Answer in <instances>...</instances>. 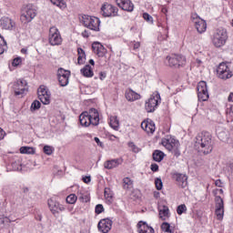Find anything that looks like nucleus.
<instances>
[{"instance_id": "nucleus-37", "label": "nucleus", "mask_w": 233, "mask_h": 233, "mask_svg": "<svg viewBox=\"0 0 233 233\" xmlns=\"http://www.w3.org/2000/svg\"><path fill=\"white\" fill-rule=\"evenodd\" d=\"M66 201L68 203V205H76V202L77 201V196H76V194H70L66 197Z\"/></svg>"}, {"instance_id": "nucleus-58", "label": "nucleus", "mask_w": 233, "mask_h": 233, "mask_svg": "<svg viewBox=\"0 0 233 233\" xmlns=\"http://www.w3.org/2000/svg\"><path fill=\"white\" fill-rule=\"evenodd\" d=\"M196 63L198 66H201L203 65V61H201V59H198V58L196 60Z\"/></svg>"}, {"instance_id": "nucleus-53", "label": "nucleus", "mask_w": 233, "mask_h": 233, "mask_svg": "<svg viewBox=\"0 0 233 233\" xmlns=\"http://www.w3.org/2000/svg\"><path fill=\"white\" fill-rule=\"evenodd\" d=\"M139 46H141V43L135 42L134 46H133V48H134V50H137V48H139Z\"/></svg>"}, {"instance_id": "nucleus-9", "label": "nucleus", "mask_w": 233, "mask_h": 233, "mask_svg": "<svg viewBox=\"0 0 233 233\" xmlns=\"http://www.w3.org/2000/svg\"><path fill=\"white\" fill-rule=\"evenodd\" d=\"M162 145L168 150L169 152H174L175 156H179V141L170 137V138H163Z\"/></svg>"}, {"instance_id": "nucleus-44", "label": "nucleus", "mask_w": 233, "mask_h": 233, "mask_svg": "<svg viewBox=\"0 0 233 233\" xmlns=\"http://www.w3.org/2000/svg\"><path fill=\"white\" fill-rule=\"evenodd\" d=\"M161 228L164 232H170V224H168L167 222H164L161 225Z\"/></svg>"}, {"instance_id": "nucleus-7", "label": "nucleus", "mask_w": 233, "mask_h": 233, "mask_svg": "<svg viewBox=\"0 0 233 233\" xmlns=\"http://www.w3.org/2000/svg\"><path fill=\"white\" fill-rule=\"evenodd\" d=\"M159 103H161V96H159V93L155 92L146 101L145 109L147 110V112H155Z\"/></svg>"}, {"instance_id": "nucleus-60", "label": "nucleus", "mask_w": 233, "mask_h": 233, "mask_svg": "<svg viewBox=\"0 0 233 233\" xmlns=\"http://www.w3.org/2000/svg\"><path fill=\"white\" fill-rule=\"evenodd\" d=\"M27 52H28V50H26L25 48L21 49V54H27Z\"/></svg>"}, {"instance_id": "nucleus-47", "label": "nucleus", "mask_w": 233, "mask_h": 233, "mask_svg": "<svg viewBox=\"0 0 233 233\" xmlns=\"http://www.w3.org/2000/svg\"><path fill=\"white\" fill-rule=\"evenodd\" d=\"M105 198L107 199V201H110L112 199V193H110L109 188L105 189Z\"/></svg>"}, {"instance_id": "nucleus-22", "label": "nucleus", "mask_w": 233, "mask_h": 233, "mask_svg": "<svg viewBox=\"0 0 233 233\" xmlns=\"http://www.w3.org/2000/svg\"><path fill=\"white\" fill-rule=\"evenodd\" d=\"M116 3L119 8L126 12H134V4L130 0H116Z\"/></svg>"}, {"instance_id": "nucleus-51", "label": "nucleus", "mask_w": 233, "mask_h": 233, "mask_svg": "<svg viewBox=\"0 0 233 233\" xmlns=\"http://www.w3.org/2000/svg\"><path fill=\"white\" fill-rule=\"evenodd\" d=\"M83 181H84V183H90V181H92V178L90 177V176L84 177Z\"/></svg>"}, {"instance_id": "nucleus-14", "label": "nucleus", "mask_w": 233, "mask_h": 233, "mask_svg": "<svg viewBox=\"0 0 233 233\" xmlns=\"http://www.w3.org/2000/svg\"><path fill=\"white\" fill-rule=\"evenodd\" d=\"M38 99H40L43 105H50L51 94L48 88L45 86H41L37 91Z\"/></svg>"}, {"instance_id": "nucleus-64", "label": "nucleus", "mask_w": 233, "mask_h": 233, "mask_svg": "<svg viewBox=\"0 0 233 233\" xmlns=\"http://www.w3.org/2000/svg\"><path fill=\"white\" fill-rule=\"evenodd\" d=\"M164 12H167V9H163Z\"/></svg>"}, {"instance_id": "nucleus-36", "label": "nucleus", "mask_w": 233, "mask_h": 233, "mask_svg": "<svg viewBox=\"0 0 233 233\" xmlns=\"http://www.w3.org/2000/svg\"><path fill=\"white\" fill-rule=\"evenodd\" d=\"M7 48L6 41H5V38L0 35V56L1 54H5Z\"/></svg>"}, {"instance_id": "nucleus-43", "label": "nucleus", "mask_w": 233, "mask_h": 233, "mask_svg": "<svg viewBox=\"0 0 233 233\" xmlns=\"http://www.w3.org/2000/svg\"><path fill=\"white\" fill-rule=\"evenodd\" d=\"M44 152L47 155V156H52L53 152H54V148L50 146H45L44 147Z\"/></svg>"}, {"instance_id": "nucleus-41", "label": "nucleus", "mask_w": 233, "mask_h": 233, "mask_svg": "<svg viewBox=\"0 0 233 233\" xmlns=\"http://www.w3.org/2000/svg\"><path fill=\"white\" fill-rule=\"evenodd\" d=\"M79 200H80L82 203H88V201H90V195H88V194H82V195L79 197Z\"/></svg>"}, {"instance_id": "nucleus-5", "label": "nucleus", "mask_w": 233, "mask_h": 233, "mask_svg": "<svg viewBox=\"0 0 233 233\" xmlns=\"http://www.w3.org/2000/svg\"><path fill=\"white\" fill-rule=\"evenodd\" d=\"M37 15V11L32 5H25L20 16V21L24 23V25H27V23H32V20Z\"/></svg>"}, {"instance_id": "nucleus-39", "label": "nucleus", "mask_w": 233, "mask_h": 233, "mask_svg": "<svg viewBox=\"0 0 233 233\" xmlns=\"http://www.w3.org/2000/svg\"><path fill=\"white\" fill-rule=\"evenodd\" d=\"M41 108V102L38 100H35L30 107L31 112H35V110H39Z\"/></svg>"}, {"instance_id": "nucleus-15", "label": "nucleus", "mask_w": 233, "mask_h": 233, "mask_svg": "<svg viewBox=\"0 0 233 233\" xmlns=\"http://www.w3.org/2000/svg\"><path fill=\"white\" fill-rule=\"evenodd\" d=\"M47 205L49 207L50 211L52 212V214L56 215V214H59L60 212H65L66 208L65 206H63L62 204H60L59 202H57L56 199L54 198H50L47 201Z\"/></svg>"}, {"instance_id": "nucleus-24", "label": "nucleus", "mask_w": 233, "mask_h": 233, "mask_svg": "<svg viewBox=\"0 0 233 233\" xmlns=\"http://www.w3.org/2000/svg\"><path fill=\"white\" fill-rule=\"evenodd\" d=\"M125 97L127 101L133 103L134 101L141 99V95L137 94L136 91L132 89H127L125 93Z\"/></svg>"}, {"instance_id": "nucleus-2", "label": "nucleus", "mask_w": 233, "mask_h": 233, "mask_svg": "<svg viewBox=\"0 0 233 233\" xmlns=\"http://www.w3.org/2000/svg\"><path fill=\"white\" fill-rule=\"evenodd\" d=\"M79 121L82 127H90V125L97 127L99 125V111L96 108H91L88 112H83L79 116Z\"/></svg>"}, {"instance_id": "nucleus-6", "label": "nucleus", "mask_w": 233, "mask_h": 233, "mask_svg": "<svg viewBox=\"0 0 233 233\" xmlns=\"http://www.w3.org/2000/svg\"><path fill=\"white\" fill-rule=\"evenodd\" d=\"M82 23L84 26L89 28V30L99 32V25H101L99 18L85 15L82 16Z\"/></svg>"}, {"instance_id": "nucleus-17", "label": "nucleus", "mask_w": 233, "mask_h": 233, "mask_svg": "<svg viewBox=\"0 0 233 233\" xmlns=\"http://www.w3.org/2000/svg\"><path fill=\"white\" fill-rule=\"evenodd\" d=\"M101 10L102 15H104V17H114L117 15L116 7L110 4H104Z\"/></svg>"}, {"instance_id": "nucleus-31", "label": "nucleus", "mask_w": 233, "mask_h": 233, "mask_svg": "<svg viewBox=\"0 0 233 233\" xmlns=\"http://www.w3.org/2000/svg\"><path fill=\"white\" fill-rule=\"evenodd\" d=\"M77 53H78V58H77L78 65H84L85 61L86 60V55L85 54V50H83V48H78Z\"/></svg>"}, {"instance_id": "nucleus-52", "label": "nucleus", "mask_w": 233, "mask_h": 233, "mask_svg": "<svg viewBox=\"0 0 233 233\" xmlns=\"http://www.w3.org/2000/svg\"><path fill=\"white\" fill-rule=\"evenodd\" d=\"M215 185H216V187H223V182H221V180L218 179V180L215 181Z\"/></svg>"}, {"instance_id": "nucleus-4", "label": "nucleus", "mask_w": 233, "mask_h": 233, "mask_svg": "<svg viewBox=\"0 0 233 233\" xmlns=\"http://www.w3.org/2000/svg\"><path fill=\"white\" fill-rule=\"evenodd\" d=\"M167 66L170 68H180L187 65V57L183 55H170L166 58Z\"/></svg>"}, {"instance_id": "nucleus-61", "label": "nucleus", "mask_w": 233, "mask_h": 233, "mask_svg": "<svg viewBox=\"0 0 233 233\" xmlns=\"http://www.w3.org/2000/svg\"><path fill=\"white\" fill-rule=\"evenodd\" d=\"M89 65H92L94 66V65H95L94 59L89 60Z\"/></svg>"}, {"instance_id": "nucleus-59", "label": "nucleus", "mask_w": 233, "mask_h": 233, "mask_svg": "<svg viewBox=\"0 0 233 233\" xmlns=\"http://www.w3.org/2000/svg\"><path fill=\"white\" fill-rule=\"evenodd\" d=\"M218 194H223V189H217L215 191V196L218 194Z\"/></svg>"}, {"instance_id": "nucleus-38", "label": "nucleus", "mask_w": 233, "mask_h": 233, "mask_svg": "<svg viewBox=\"0 0 233 233\" xmlns=\"http://www.w3.org/2000/svg\"><path fill=\"white\" fill-rule=\"evenodd\" d=\"M128 148H130L131 152H134L135 154H138V152H141V148L137 147L134 142H129L127 144Z\"/></svg>"}, {"instance_id": "nucleus-29", "label": "nucleus", "mask_w": 233, "mask_h": 233, "mask_svg": "<svg viewBox=\"0 0 233 233\" xmlns=\"http://www.w3.org/2000/svg\"><path fill=\"white\" fill-rule=\"evenodd\" d=\"M80 72L84 77H94V68L90 65L85 66Z\"/></svg>"}, {"instance_id": "nucleus-46", "label": "nucleus", "mask_w": 233, "mask_h": 233, "mask_svg": "<svg viewBox=\"0 0 233 233\" xmlns=\"http://www.w3.org/2000/svg\"><path fill=\"white\" fill-rule=\"evenodd\" d=\"M21 63H23V58L21 57H16L13 60V66H19L21 65Z\"/></svg>"}, {"instance_id": "nucleus-26", "label": "nucleus", "mask_w": 233, "mask_h": 233, "mask_svg": "<svg viewBox=\"0 0 233 233\" xmlns=\"http://www.w3.org/2000/svg\"><path fill=\"white\" fill-rule=\"evenodd\" d=\"M158 212H159V218L160 219H162V221H167V219L170 218V210L167 206H160L158 208Z\"/></svg>"}, {"instance_id": "nucleus-56", "label": "nucleus", "mask_w": 233, "mask_h": 233, "mask_svg": "<svg viewBox=\"0 0 233 233\" xmlns=\"http://www.w3.org/2000/svg\"><path fill=\"white\" fill-rule=\"evenodd\" d=\"M228 101L229 103H233V93H230V94H229V96H228Z\"/></svg>"}, {"instance_id": "nucleus-62", "label": "nucleus", "mask_w": 233, "mask_h": 233, "mask_svg": "<svg viewBox=\"0 0 233 233\" xmlns=\"http://www.w3.org/2000/svg\"><path fill=\"white\" fill-rule=\"evenodd\" d=\"M74 210V207L68 208V212H72Z\"/></svg>"}, {"instance_id": "nucleus-57", "label": "nucleus", "mask_w": 233, "mask_h": 233, "mask_svg": "<svg viewBox=\"0 0 233 233\" xmlns=\"http://www.w3.org/2000/svg\"><path fill=\"white\" fill-rule=\"evenodd\" d=\"M99 77H100V79H101V81H103V79H105V77H106V73H103V72H101L100 74H99Z\"/></svg>"}, {"instance_id": "nucleus-30", "label": "nucleus", "mask_w": 233, "mask_h": 233, "mask_svg": "<svg viewBox=\"0 0 233 233\" xmlns=\"http://www.w3.org/2000/svg\"><path fill=\"white\" fill-rule=\"evenodd\" d=\"M109 127H111L113 130H119V119L116 116H111L109 117Z\"/></svg>"}, {"instance_id": "nucleus-8", "label": "nucleus", "mask_w": 233, "mask_h": 233, "mask_svg": "<svg viewBox=\"0 0 233 233\" xmlns=\"http://www.w3.org/2000/svg\"><path fill=\"white\" fill-rule=\"evenodd\" d=\"M218 76L220 79H230L233 76V70L230 64L221 63L218 67Z\"/></svg>"}, {"instance_id": "nucleus-10", "label": "nucleus", "mask_w": 233, "mask_h": 233, "mask_svg": "<svg viewBox=\"0 0 233 233\" xmlns=\"http://www.w3.org/2000/svg\"><path fill=\"white\" fill-rule=\"evenodd\" d=\"M49 43L52 46H59L63 43V37L57 27L53 26L49 29Z\"/></svg>"}, {"instance_id": "nucleus-32", "label": "nucleus", "mask_w": 233, "mask_h": 233, "mask_svg": "<svg viewBox=\"0 0 233 233\" xmlns=\"http://www.w3.org/2000/svg\"><path fill=\"white\" fill-rule=\"evenodd\" d=\"M123 187L125 188V190H130L134 187V181H132L130 177H125L123 179Z\"/></svg>"}, {"instance_id": "nucleus-40", "label": "nucleus", "mask_w": 233, "mask_h": 233, "mask_svg": "<svg viewBox=\"0 0 233 233\" xmlns=\"http://www.w3.org/2000/svg\"><path fill=\"white\" fill-rule=\"evenodd\" d=\"M186 211L187 206L185 204H181L177 208V214H178V216H181V214H183Z\"/></svg>"}, {"instance_id": "nucleus-55", "label": "nucleus", "mask_w": 233, "mask_h": 233, "mask_svg": "<svg viewBox=\"0 0 233 233\" xmlns=\"http://www.w3.org/2000/svg\"><path fill=\"white\" fill-rule=\"evenodd\" d=\"M95 141L98 145V147H103V143H101V140H99L98 137H95Z\"/></svg>"}, {"instance_id": "nucleus-1", "label": "nucleus", "mask_w": 233, "mask_h": 233, "mask_svg": "<svg viewBox=\"0 0 233 233\" xmlns=\"http://www.w3.org/2000/svg\"><path fill=\"white\" fill-rule=\"evenodd\" d=\"M196 147L205 155L210 154L213 150L212 135L208 132L199 133L196 137Z\"/></svg>"}, {"instance_id": "nucleus-28", "label": "nucleus", "mask_w": 233, "mask_h": 233, "mask_svg": "<svg viewBox=\"0 0 233 233\" xmlns=\"http://www.w3.org/2000/svg\"><path fill=\"white\" fill-rule=\"evenodd\" d=\"M137 227L138 233H154V228L143 221L138 222Z\"/></svg>"}, {"instance_id": "nucleus-13", "label": "nucleus", "mask_w": 233, "mask_h": 233, "mask_svg": "<svg viewBox=\"0 0 233 233\" xmlns=\"http://www.w3.org/2000/svg\"><path fill=\"white\" fill-rule=\"evenodd\" d=\"M198 101H208V89L207 82L200 81L197 86Z\"/></svg>"}, {"instance_id": "nucleus-11", "label": "nucleus", "mask_w": 233, "mask_h": 233, "mask_svg": "<svg viewBox=\"0 0 233 233\" xmlns=\"http://www.w3.org/2000/svg\"><path fill=\"white\" fill-rule=\"evenodd\" d=\"M215 216L218 221H221L225 216V202L219 196L215 197Z\"/></svg>"}, {"instance_id": "nucleus-16", "label": "nucleus", "mask_w": 233, "mask_h": 233, "mask_svg": "<svg viewBox=\"0 0 233 233\" xmlns=\"http://www.w3.org/2000/svg\"><path fill=\"white\" fill-rule=\"evenodd\" d=\"M13 89L15 90V96H23V94L28 90V87H26L25 80H16L13 85Z\"/></svg>"}, {"instance_id": "nucleus-3", "label": "nucleus", "mask_w": 233, "mask_h": 233, "mask_svg": "<svg viewBox=\"0 0 233 233\" xmlns=\"http://www.w3.org/2000/svg\"><path fill=\"white\" fill-rule=\"evenodd\" d=\"M228 39V35L227 34V30L224 28L217 29L211 38L212 45L216 46V48H221V46H225L227 45V41Z\"/></svg>"}, {"instance_id": "nucleus-23", "label": "nucleus", "mask_w": 233, "mask_h": 233, "mask_svg": "<svg viewBox=\"0 0 233 233\" xmlns=\"http://www.w3.org/2000/svg\"><path fill=\"white\" fill-rule=\"evenodd\" d=\"M92 48L94 53L98 56V57H105V55L106 54V49L101 43L99 42H94L92 45Z\"/></svg>"}, {"instance_id": "nucleus-18", "label": "nucleus", "mask_w": 233, "mask_h": 233, "mask_svg": "<svg viewBox=\"0 0 233 233\" xmlns=\"http://www.w3.org/2000/svg\"><path fill=\"white\" fill-rule=\"evenodd\" d=\"M173 177L180 188H187L188 187V177L187 175L177 173L173 175Z\"/></svg>"}, {"instance_id": "nucleus-54", "label": "nucleus", "mask_w": 233, "mask_h": 233, "mask_svg": "<svg viewBox=\"0 0 233 233\" xmlns=\"http://www.w3.org/2000/svg\"><path fill=\"white\" fill-rule=\"evenodd\" d=\"M82 35H83V37H90V33H88V31L85 30L84 32H82Z\"/></svg>"}, {"instance_id": "nucleus-49", "label": "nucleus", "mask_w": 233, "mask_h": 233, "mask_svg": "<svg viewBox=\"0 0 233 233\" xmlns=\"http://www.w3.org/2000/svg\"><path fill=\"white\" fill-rule=\"evenodd\" d=\"M151 170L152 172H157V170H159V166H157V164H152Z\"/></svg>"}, {"instance_id": "nucleus-42", "label": "nucleus", "mask_w": 233, "mask_h": 233, "mask_svg": "<svg viewBox=\"0 0 233 233\" xmlns=\"http://www.w3.org/2000/svg\"><path fill=\"white\" fill-rule=\"evenodd\" d=\"M155 185L157 190H161L163 188V181L161 180V178H156Z\"/></svg>"}, {"instance_id": "nucleus-48", "label": "nucleus", "mask_w": 233, "mask_h": 233, "mask_svg": "<svg viewBox=\"0 0 233 233\" xmlns=\"http://www.w3.org/2000/svg\"><path fill=\"white\" fill-rule=\"evenodd\" d=\"M143 17H144L145 21H147L148 23H152V21H153L152 16L150 15H148V13H144Z\"/></svg>"}, {"instance_id": "nucleus-21", "label": "nucleus", "mask_w": 233, "mask_h": 233, "mask_svg": "<svg viewBox=\"0 0 233 233\" xmlns=\"http://www.w3.org/2000/svg\"><path fill=\"white\" fill-rule=\"evenodd\" d=\"M112 228V221L109 218H103L98 222V230L102 233H108Z\"/></svg>"}, {"instance_id": "nucleus-20", "label": "nucleus", "mask_w": 233, "mask_h": 233, "mask_svg": "<svg viewBox=\"0 0 233 233\" xmlns=\"http://www.w3.org/2000/svg\"><path fill=\"white\" fill-rule=\"evenodd\" d=\"M141 128L147 134H154V132H156V124L154 123V121L147 118L141 123Z\"/></svg>"}, {"instance_id": "nucleus-50", "label": "nucleus", "mask_w": 233, "mask_h": 233, "mask_svg": "<svg viewBox=\"0 0 233 233\" xmlns=\"http://www.w3.org/2000/svg\"><path fill=\"white\" fill-rule=\"evenodd\" d=\"M5 136H6V132L0 127V141L1 139H5Z\"/></svg>"}, {"instance_id": "nucleus-19", "label": "nucleus", "mask_w": 233, "mask_h": 233, "mask_svg": "<svg viewBox=\"0 0 233 233\" xmlns=\"http://www.w3.org/2000/svg\"><path fill=\"white\" fill-rule=\"evenodd\" d=\"M57 76L61 86H66V85H68V79L70 77V71L60 68L58 69Z\"/></svg>"}, {"instance_id": "nucleus-25", "label": "nucleus", "mask_w": 233, "mask_h": 233, "mask_svg": "<svg viewBox=\"0 0 233 233\" xmlns=\"http://www.w3.org/2000/svg\"><path fill=\"white\" fill-rule=\"evenodd\" d=\"M0 26L4 30H12L14 28V22L9 17L4 16L0 19Z\"/></svg>"}, {"instance_id": "nucleus-63", "label": "nucleus", "mask_w": 233, "mask_h": 233, "mask_svg": "<svg viewBox=\"0 0 233 233\" xmlns=\"http://www.w3.org/2000/svg\"><path fill=\"white\" fill-rule=\"evenodd\" d=\"M167 233H174V231H172V230L169 229V231H167Z\"/></svg>"}, {"instance_id": "nucleus-33", "label": "nucleus", "mask_w": 233, "mask_h": 233, "mask_svg": "<svg viewBox=\"0 0 233 233\" xmlns=\"http://www.w3.org/2000/svg\"><path fill=\"white\" fill-rule=\"evenodd\" d=\"M164 157H165V153H163V151L156 150L153 153V159L157 163H160V161H163Z\"/></svg>"}, {"instance_id": "nucleus-45", "label": "nucleus", "mask_w": 233, "mask_h": 233, "mask_svg": "<svg viewBox=\"0 0 233 233\" xmlns=\"http://www.w3.org/2000/svg\"><path fill=\"white\" fill-rule=\"evenodd\" d=\"M104 211H105V208L103 207V205L98 204L96 206V209H95L96 214H101Z\"/></svg>"}, {"instance_id": "nucleus-12", "label": "nucleus", "mask_w": 233, "mask_h": 233, "mask_svg": "<svg viewBox=\"0 0 233 233\" xmlns=\"http://www.w3.org/2000/svg\"><path fill=\"white\" fill-rule=\"evenodd\" d=\"M192 22L195 25V28L198 32V34H203V32L207 31V22L201 19L198 14H193L191 15Z\"/></svg>"}, {"instance_id": "nucleus-27", "label": "nucleus", "mask_w": 233, "mask_h": 233, "mask_svg": "<svg viewBox=\"0 0 233 233\" xmlns=\"http://www.w3.org/2000/svg\"><path fill=\"white\" fill-rule=\"evenodd\" d=\"M121 164V160L119 158L107 160L104 163V168L107 170H112V168H117Z\"/></svg>"}, {"instance_id": "nucleus-34", "label": "nucleus", "mask_w": 233, "mask_h": 233, "mask_svg": "<svg viewBox=\"0 0 233 233\" xmlns=\"http://www.w3.org/2000/svg\"><path fill=\"white\" fill-rule=\"evenodd\" d=\"M50 1L52 5L58 6V8H61V10H65V8H66V2H65V0H50Z\"/></svg>"}, {"instance_id": "nucleus-35", "label": "nucleus", "mask_w": 233, "mask_h": 233, "mask_svg": "<svg viewBox=\"0 0 233 233\" xmlns=\"http://www.w3.org/2000/svg\"><path fill=\"white\" fill-rule=\"evenodd\" d=\"M20 154H35V148L31 147H20Z\"/></svg>"}]
</instances>
